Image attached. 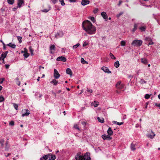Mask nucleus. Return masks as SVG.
<instances>
[{"mask_svg": "<svg viewBox=\"0 0 160 160\" xmlns=\"http://www.w3.org/2000/svg\"><path fill=\"white\" fill-rule=\"evenodd\" d=\"M82 27L88 34L91 35L95 33L96 28L91 22L88 20L84 21L82 23Z\"/></svg>", "mask_w": 160, "mask_h": 160, "instance_id": "f257e3e1", "label": "nucleus"}, {"mask_svg": "<svg viewBox=\"0 0 160 160\" xmlns=\"http://www.w3.org/2000/svg\"><path fill=\"white\" fill-rule=\"evenodd\" d=\"M75 159L76 160H91L90 153L88 152L86 153L84 155L77 154Z\"/></svg>", "mask_w": 160, "mask_h": 160, "instance_id": "f03ea898", "label": "nucleus"}, {"mask_svg": "<svg viewBox=\"0 0 160 160\" xmlns=\"http://www.w3.org/2000/svg\"><path fill=\"white\" fill-rule=\"evenodd\" d=\"M56 158L54 155L48 153L47 155H44L40 158V160H54Z\"/></svg>", "mask_w": 160, "mask_h": 160, "instance_id": "7ed1b4c3", "label": "nucleus"}, {"mask_svg": "<svg viewBox=\"0 0 160 160\" xmlns=\"http://www.w3.org/2000/svg\"><path fill=\"white\" fill-rule=\"evenodd\" d=\"M142 44V41L141 40H133L132 45L134 46H140Z\"/></svg>", "mask_w": 160, "mask_h": 160, "instance_id": "20e7f679", "label": "nucleus"}, {"mask_svg": "<svg viewBox=\"0 0 160 160\" xmlns=\"http://www.w3.org/2000/svg\"><path fill=\"white\" fill-rule=\"evenodd\" d=\"M116 87L118 89H121L123 88L124 86L121 81H119L116 84Z\"/></svg>", "mask_w": 160, "mask_h": 160, "instance_id": "39448f33", "label": "nucleus"}, {"mask_svg": "<svg viewBox=\"0 0 160 160\" xmlns=\"http://www.w3.org/2000/svg\"><path fill=\"white\" fill-rule=\"evenodd\" d=\"M24 111H25L26 112L25 113L23 112V113H22V117H24L25 116H28L30 114V111L28 109H25V110H23L22 111V112H24Z\"/></svg>", "mask_w": 160, "mask_h": 160, "instance_id": "423d86ee", "label": "nucleus"}, {"mask_svg": "<svg viewBox=\"0 0 160 160\" xmlns=\"http://www.w3.org/2000/svg\"><path fill=\"white\" fill-rule=\"evenodd\" d=\"M60 76V75L56 69H54V77L56 79L58 78Z\"/></svg>", "mask_w": 160, "mask_h": 160, "instance_id": "0eeeda50", "label": "nucleus"}, {"mask_svg": "<svg viewBox=\"0 0 160 160\" xmlns=\"http://www.w3.org/2000/svg\"><path fill=\"white\" fill-rule=\"evenodd\" d=\"M102 138L104 140H111L112 138L110 136V135H106L105 134L103 135L102 136Z\"/></svg>", "mask_w": 160, "mask_h": 160, "instance_id": "6e6552de", "label": "nucleus"}, {"mask_svg": "<svg viewBox=\"0 0 160 160\" xmlns=\"http://www.w3.org/2000/svg\"><path fill=\"white\" fill-rule=\"evenodd\" d=\"M63 35V32L62 31H59L57 32L55 35V37L56 38L62 37Z\"/></svg>", "mask_w": 160, "mask_h": 160, "instance_id": "1a4fd4ad", "label": "nucleus"}, {"mask_svg": "<svg viewBox=\"0 0 160 160\" xmlns=\"http://www.w3.org/2000/svg\"><path fill=\"white\" fill-rule=\"evenodd\" d=\"M102 69L105 72L107 73H111V72L109 71L108 68L107 67L103 66L102 67Z\"/></svg>", "mask_w": 160, "mask_h": 160, "instance_id": "9d476101", "label": "nucleus"}, {"mask_svg": "<svg viewBox=\"0 0 160 160\" xmlns=\"http://www.w3.org/2000/svg\"><path fill=\"white\" fill-rule=\"evenodd\" d=\"M23 0H18V7L20 8L21 7L23 4L24 3Z\"/></svg>", "mask_w": 160, "mask_h": 160, "instance_id": "9b49d317", "label": "nucleus"}, {"mask_svg": "<svg viewBox=\"0 0 160 160\" xmlns=\"http://www.w3.org/2000/svg\"><path fill=\"white\" fill-rule=\"evenodd\" d=\"M56 60L57 61H61L63 62H65L67 60L66 58L63 56L58 57Z\"/></svg>", "mask_w": 160, "mask_h": 160, "instance_id": "f8f14e48", "label": "nucleus"}, {"mask_svg": "<svg viewBox=\"0 0 160 160\" xmlns=\"http://www.w3.org/2000/svg\"><path fill=\"white\" fill-rule=\"evenodd\" d=\"M90 1L88 0H82L81 2L82 5L84 6L89 4Z\"/></svg>", "mask_w": 160, "mask_h": 160, "instance_id": "ddd939ff", "label": "nucleus"}, {"mask_svg": "<svg viewBox=\"0 0 160 160\" xmlns=\"http://www.w3.org/2000/svg\"><path fill=\"white\" fill-rule=\"evenodd\" d=\"M101 14L103 18L105 19L106 21H107V19L108 18V16L106 13L105 12H103L101 13Z\"/></svg>", "mask_w": 160, "mask_h": 160, "instance_id": "4468645a", "label": "nucleus"}, {"mask_svg": "<svg viewBox=\"0 0 160 160\" xmlns=\"http://www.w3.org/2000/svg\"><path fill=\"white\" fill-rule=\"evenodd\" d=\"M66 72L67 74L69 75L71 77L72 74V71L70 68H67L66 70Z\"/></svg>", "mask_w": 160, "mask_h": 160, "instance_id": "2eb2a0df", "label": "nucleus"}, {"mask_svg": "<svg viewBox=\"0 0 160 160\" xmlns=\"http://www.w3.org/2000/svg\"><path fill=\"white\" fill-rule=\"evenodd\" d=\"M151 133L152 134H148L147 135V136L148 137L152 139L154 138V137L155 136V134L154 133V132L152 131H151Z\"/></svg>", "mask_w": 160, "mask_h": 160, "instance_id": "dca6fc26", "label": "nucleus"}, {"mask_svg": "<svg viewBox=\"0 0 160 160\" xmlns=\"http://www.w3.org/2000/svg\"><path fill=\"white\" fill-rule=\"evenodd\" d=\"M107 133L109 135L111 136L113 134V131L110 127H109L107 131Z\"/></svg>", "mask_w": 160, "mask_h": 160, "instance_id": "f3484780", "label": "nucleus"}, {"mask_svg": "<svg viewBox=\"0 0 160 160\" xmlns=\"http://www.w3.org/2000/svg\"><path fill=\"white\" fill-rule=\"evenodd\" d=\"M6 57V56L5 55L2 54L0 56V60L1 61H2V62L3 63H5V62L4 61V59Z\"/></svg>", "mask_w": 160, "mask_h": 160, "instance_id": "a211bd4d", "label": "nucleus"}, {"mask_svg": "<svg viewBox=\"0 0 160 160\" xmlns=\"http://www.w3.org/2000/svg\"><path fill=\"white\" fill-rule=\"evenodd\" d=\"M48 9H44L42 10V12H44L45 13L48 12L51 9V7L50 6V5H48Z\"/></svg>", "mask_w": 160, "mask_h": 160, "instance_id": "6ab92c4d", "label": "nucleus"}, {"mask_svg": "<svg viewBox=\"0 0 160 160\" xmlns=\"http://www.w3.org/2000/svg\"><path fill=\"white\" fill-rule=\"evenodd\" d=\"M7 46H8L12 48H16V45L14 44H12L11 43H10L7 45Z\"/></svg>", "mask_w": 160, "mask_h": 160, "instance_id": "aec40b11", "label": "nucleus"}, {"mask_svg": "<svg viewBox=\"0 0 160 160\" xmlns=\"http://www.w3.org/2000/svg\"><path fill=\"white\" fill-rule=\"evenodd\" d=\"M51 83H53L54 85L56 86L57 85L58 82L55 79H54L52 80V81L51 82Z\"/></svg>", "mask_w": 160, "mask_h": 160, "instance_id": "412c9836", "label": "nucleus"}, {"mask_svg": "<svg viewBox=\"0 0 160 160\" xmlns=\"http://www.w3.org/2000/svg\"><path fill=\"white\" fill-rule=\"evenodd\" d=\"M119 65L120 64L118 61H117L114 62V66L116 68H118L119 67Z\"/></svg>", "mask_w": 160, "mask_h": 160, "instance_id": "4be33fe9", "label": "nucleus"}, {"mask_svg": "<svg viewBox=\"0 0 160 160\" xmlns=\"http://www.w3.org/2000/svg\"><path fill=\"white\" fill-rule=\"evenodd\" d=\"M138 24L137 23H135L134 24V28L132 30V32H135V31L137 29Z\"/></svg>", "mask_w": 160, "mask_h": 160, "instance_id": "5701e85b", "label": "nucleus"}, {"mask_svg": "<svg viewBox=\"0 0 160 160\" xmlns=\"http://www.w3.org/2000/svg\"><path fill=\"white\" fill-rule=\"evenodd\" d=\"M97 119L99 122L101 123H103L104 122V119L102 118L98 117Z\"/></svg>", "mask_w": 160, "mask_h": 160, "instance_id": "b1692460", "label": "nucleus"}, {"mask_svg": "<svg viewBox=\"0 0 160 160\" xmlns=\"http://www.w3.org/2000/svg\"><path fill=\"white\" fill-rule=\"evenodd\" d=\"M146 29V26H142L139 28V29L141 31H145Z\"/></svg>", "mask_w": 160, "mask_h": 160, "instance_id": "393cba45", "label": "nucleus"}, {"mask_svg": "<svg viewBox=\"0 0 160 160\" xmlns=\"http://www.w3.org/2000/svg\"><path fill=\"white\" fill-rule=\"evenodd\" d=\"M88 18L91 20L93 23L95 22L96 21L95 18L93 17H89Z\"/></svg>", "mask_w": 160, "mask_h": 160, "instance_id": "a878e982", "label": "nucleus"}, {"mask_svg": "<svg viewBox=\"0 0 160 160\" xmlns=\"http://www.w3.org/2000/svg\"><path fill=\"white\" fill-rule=\"evenodd\" d=\"M141 62L145 64H147L148 62L147 60L145 58H142L141 59Z\"/></svg>", "mask_w": 160, "mask_h": 160, "instance_id": "bb28decb", "label": "nucleus"}, {"mask_svg": "<svg viewBox=\"0 0 160 160\" xmlns=\"http://www.w3.org/2000/svg\"><path fill=\"white\" fill-rule=\"evenodd\" d=\"M131 149L132 151H134L136 149L135 145L132 143L131 145Z\"/></svg>", "mask_w": 160, "mask_h": 160, "instance_id": "cd10ccee", "label": "nucleus"}, {"mask_svg": "<svg viewBox=\"0 0 160 160\" xmlns=\"http://www.w3.org/2000/svg\"><path fill=\"white\" fill-rule=\"evenodd\" d=\"M8 3L12 5L14 2V0H7Z\"/></svg>", "mask_w": 160, "mask_h": 160, "instance_id": "c85d7f7f", "label": "nucleus"}, {"mask_svg": "<svg viewBox=\"0 0 160 160\" xmlns=\"http://www.w3.org/2000/svg\"><path fill=\"white\" fill-rule=\"evenodd\" d=\"M145 40L146 41L149 42L150 41H151L152 39L150 37H146L145 38Z\"/></svg>", "mask_w": 160, "mask_h": 160, "instance_id": "c756f323", "label": "nucleus"}, {"mask_svg": "<svg viewBox=\"0 0 160 160\" xmlns=\"http://www.w3.org/2000/svg\"><path fill=\"white\" fill-rule=\"evenodd\" d=\"M50 49L51 50H53L54 51L55 50V46L54 45H52L50 47Z\"/></svg>", "mask_w": 160, "mask_h": 160, "instance_id": "7c9ffc66", "label": "nucleus"}, {"mask_svg": "<svg viewBox=\"0 0 160 160\" xmlns=\"http://www.w3.org/2000/svg\"><path fill=\"white\" fill-rule=\"evenodd\" d=\"M17 38L18 40V41L19 42V43H21L22 42V37L21 36H18L17 37Z\"/></svg>", "mask_w": 160, "mask_h": 160, "instance_id": "2f4dec72", "label": "nucleus"}, {"mask_svg": "<svg viewBox=\"0 0 160 160\" xmlns=\"http://www.w3.org/2000/svg\"><path fill=\"white\" fill-rule=\"evenodd\" d=\"M35 95L36 96H38L39 98H41V97L42 96V94H40L38 92L35 93Z\"/></svg>", "mask_w": 160, "mask_h": 160, "instance_id": "473e14b6", "label": "nucleus"}, {"mask_svg": "<svg viewBox=\"0 0 160 160\" xmlns=\"http://www.w3.org/2000/svg\"><path fill=\"white\" fill-rule=\"evenodd\" d=\"M152 94H146L145 96V98L146 99H149L150 97V96L152 95Z\"/></svg>", "mask_w": 160, "mask_h": 160, "instance_id": "72a5a7b5", "label": "nucleus"}, {"mask_svg": "<svg viewBox=\"0 0 160 160\" xmlns=\"http://www.w3.org/2000/svg\"><path fill=\"white\" fill-rule=\"evenodd\" d=\"M81 62L83 64L88 63V62L84 60V59L82 58H81Z\"/></svg>", "mask_w": 160, "mask_h": 160, "instance_id": "f704fd0d", "label": "nucleus"}, {"mask_svg": "<svg viewBox=\"0 0 160 160\" xmlns=\"http://www.w3.org/2000/svg\"><path fill=\"white\" fill-rule=\"evenodd\" d=\"M120 44L122 46H125L126 42L122 40L121 41Z\"/></svg>", "mask_w": 160, "mask_h": 160, "instance_id": "c9c22d12", "label": "nucleus"}, {"mask_svg": "<svg viewBox=\"0 0 160 160\" xmlns=\"http://www.w3.org/2000/svg\"><path fill=\"white\" fill-rule=\"evenodd\" d=\"M109 55L112 59H116V58L112 53L110 52V53Z\"/></svg>", "mask_w": 160, "mask_h": 160, "instance_id": "e433bc0d", "label": "nucleus"}, {"mask_svg": "<svg viewBox=\"0 0 160 160\" xmlns=\"http://www.w3.org/2000/svg\"><path fill=\"white\" fill-rule=\"evenodd\" d=\"M73 127L74 128H75V129H77L78 131H80V129L79 128L77 124H75L74 125Z\"/></svg>", "mask_w": 160, "mask_h": 160, "instance_id": "4c0bfd02", "label": "nucleus"}, {"mask_svg": "<svg viewBox=\"0 0 160 160\" xmlns=\"http://www.w3.org/2000/svg\"><path fill=\"white\" fill-rule=\"evenodd\" d=\"M59 2L61 3V5L62 6H64L65 5V3L64 2L63 0H59Z\"/></svg>", "mask_w": 160, "mask_h": 160, "instance_id": "58836bf2", "label": "nucleus"}, {"mask_svg": "<svg viewBox=\"0 0 160 160\" xmlns=\"http://www.w3.org/2000/svg\"><path fill=\"white\" fill-rule=\"evenodd\" d=\"M4 142V141L3 139H2L1 141H0V144H1V147L2 148H3V143Z\"/></svg>", "mask_w": 160, "mask_h": 160, "instance_id": "ea45409f", "label": "nucleus"}, {"mask_svg": "<svg viewBox=\"0 0 160 160\" xmlns=\"http://www.w3.org/2000/svg\"><path fill=\"white\" fill-rule=\"evenodd\" d=\"M98 105H99V103L98 102H96V101L94 102L93 105L95 107H98Z\"/></svg>", "mask_w": 160, "mask_h": 160, "instance_id": "a19ab883", "label": "nucleus"}, {"mask_svg": "<svg viewBox=\"0 0 160 160\" xmlns=\"http://www.w3.org/2000/svg\"><path fill=\"white\" fill-rule=\"evenodd\" d=\"M80 45V44L79 43H77L76 45L73 46V49H76L78 48Z\"/></svg>", "mask_w": 160, "mask_h": 160, "instance_id": "79ce46f5", "label": "nucleus"}, {"mask_svg": "<svg viewBox=\"0 0 160 160\" xmlns=\"http://www.w3.org/2000/svg\"><path fill=\"white\" fill-rule=\"evenodd\" d=\"M13 106L15 109L16 110H17L18 109V105L16 103H13Z\"/></svg>", "mask_w": 160, "mask_h": 160, "instance_id": "37998d69", "label": "nucleus"}, {"mask_svg": "<svg viewBox=\"0 0 160 160\" xmlns=\"http://www.w3.org/2000/svg\"><path fill=\"white\" fill-rule=\"evenodd\" d=\"M123 12H121L120 13H119L118 14H117L116 16L117 18H119L120 16L122 15L123 14Z\"/></svg>", "mask_w": 160, "mask_h": 160, "instance_id": "c03bdc74", "label": "nucleus"}, {"mask_svg": "<svg viewBox=\"0 0 160 160\" xmlns=\"http://www.w3.org/2000/svg\"><path fill=\"white\" fill-rule=\"evenodd\" d=\"M140 82L141 84H143L146 82V81L144 80L143 79H141L140 80Z\"/></svg>", "mask_w": 160, "mask_h": 160, "instance_id": "a18cd8bd", "label": "nucleus"}, {"mask_svg": "<svg viewBox=\"0 0 160 160\" xmlns=\"http://www.w3.org/2000/svg\"><path fill=\"white\" fill-rule=\"evenodd\" d=\"M29 55V54L28 53H25L23 54V56L25 58H27Z\"/></svg>", "mask_w": 160, "mask_h": 160, "instance_id": "49530a36", "label": "nucleus"}, {"mask_svg": "<svg viewBox=\"0 0 160 160\" xmlns=\"http://www.w3.org/2000/svg\"><path fill=\"white\" fill-rule=\"evenodd\" d=\"M4 100V98L2 96H0V102L3 101Z\"/></svg>", "mask_w": 160, "mask_h": 160, "instance_id": "de8ad7c7", "label": "nucleus"}, {"mask_svg": "<svg viewBox=\"0 0 160 160\" xmlns=\"http://www.w3.org/2000/svg\"><path fill=\"white\" fill-rule=\"evenodd\" d=\"M98 11V8H95L93 11V12L94 13H97Z\"/></svg>", "mask_w": 160, "mask_h": 160, "instance_id": "09e8293b", "label": "nucleus"}, {"mask_svg": "<svg viewBox=\"0 0 160 160\" xmlns=\"http://www.w3.org/2000/svg\"><path fill=\"white\" fill-rule=\"evenodd\" d=\"M58 0H51V1L53 4H55L58 2Z\"/></svg>", "mask_w": 160, "mask_h": 160, "instance_id": "8fccbe9b", "label": "nucleus"}, {"mask_svg": "<svg viewBox=\"0 0 160 160\" xmlns=\"http://www.w3.org/2000/svg\"><path fill=\"white\" fill-rule=\"evenodd\" d=\"M5 78H0V84L2 83L3 81L4 80Z\"/></svg>", "mask_w": 160, "mask_h": 160, "instance_id": "3c124183", "label": "nucleus"}, {"mask_svg": "<svg viewBox=\"0 0 160 160\" xmlns=\"http://www.w3.org/2000/svg\"><path fill=\"white\" fill-rule=\"evenodd\" d=\"M8 53V51H6L5 52H3L2 53V54L7 57V55Z\"/></svg>", "mask_w": 160, "mask_h": 160, "instance_id": "603ef678", "label": "nucleus"}, {"mask_svg": "<svg viewBox=\"0 0 160 160\" xmlns=\"http://www.w3.org/2000/svg\"><path fill=\"white\" fill-rule=\"evenodd\" d=\"M9 125L11 126H13L14 125V122L13 121H11L10 122Z\"/></svg>", "mask_w": 160, "mask_h": 160, "instance_id": "864d4df0", "label": "nucleus"}, {"mask_svg": "<svg viewBox=\"0 0 160 160\" xmlns=\"http://www.w3.org/2000/svg\"><path fill=\"white\" fill-rule=\"evenodd\" d=\"M154 44V42H152V40L151 41H150L148 45V46H149L150 45H153Z\"/></svg>", "mask_w": 160, "mask_h": 160, "instance_id": "5fc2aeb1", "label": "nucleus"}, {"mask_svg": "<svg viewBox=\"0 0 160 160\" xmlns=\"http://www.w3.org/2000/svg\"><path fill=\"white\" fill-rule=\"evenodd\" d=\"M88 44V43L86 42H84L83 44V46L84 47L87 46Z\"/></svg>", "mask_w": 160, "mask_h": 160, "instance_id": "6e6d98bb", "label": "nucleus"}, {"mask_svg": "<svg viewBox=\"0 0 160 160\" xmlns=\"http://www.w3.org/2000/svg\"><path fill=\"white\" fill-rule=\"evenodd\" d=\"M87 91L89 92H90L91 93H92V89H89L88 88H87Z\"/></svg>", "mask_w": 160, "mask_h": 160, "instance_id": "4d7b16f0", "label": "nucleus"}, {"mask_svg": "<svg viewBox=\"0 0 160 160\" xmlns=\"http://www.w3.org/2000/svg\"><path fill=\"white\" fill-rule=\"evenodd\" d=\"M10 66V65L7 64L5 65V68L6 69H8Z\"/></svg>", "mask_w": 160, "mask_h": 160, "instance_id": "13d9d810", "label": "nucleus"}, {"mask_svg": "<svg viewBox=\"0 0 160 160\" xmlns=\"http://www.w3.org/2000/svg\"><path fill=\"white\" fill-rule=\"evenodd\" d=\"M155 105L156 106H157V107H159L160 108V103H159V104H158L157 103H155Z\"/></svg>", "mask_w": 160, "mask_h": 160, "instance_id": "bf43d9fd", "label": "nucleus"}, {"mask_svg": "<svg viewBox=\"0 0 160 160\" xmlns=\"http://www.w3.org/2000/svg\"><path fill=\"white\" fill-rule=\"evenodd\" d=\"M123 122H118L117 125H118L119 126L122 125L123 124Z\"/></svg>", "mask_w": 160, "mask_h": 160, "instance_id": "052dcab7", "label": "nucleus"}, {"mask_svg": "<svg viewBox=\"0 0 160 160\" xmlns=\"http://www.w3.org/2000/svg\"><path fill=\"white\" fill-rule=\"evenodd\" d=\"M122 2L121 1H119V3L118 4V6H119L120 5L122 4Z\"/></svg>", "mask_w": 160, "mask_h": 160, "instance_id": "680f3d73", "label": "nucleus"}, {"mask_svg": "<svg viewBox=\"0 0 160 160\" xmlns=\"http://www.w3.org/2000/svg\"><path fill=\"white\" fill-rule=\"evenodd\" d=\"M69 2H76V0H69Z\"/></svg>", "mask_w": 160, "mask_h": 160, "instance_id": "e2e57ef3", "label": "nucleus"}, {"mask_svg": "<svg viewBox=\"0 0 160 160\" xmlns=\"http://www.w3.org/2000/svg\"><path fill=\"white\" fill-rule=\"evenodd\" d=\"M81 123L83 125H85L86 124V122L84 121L82 122Z\"/></svg>", "mask_w": 160, "mask_h": 160, "instance_id": "0e129e2a", "label": "nucleus"}, {"mask_svg": "<svg viewBox=\"0 0 160 160\" xmlns=\"http://www.w3.org/2000/svg\"><path fill=\"white\" fill-rule=\"evenodd\" d=\"M18 7H14V8H13V11H16L17 9V8H18Z\"/></svg>", "mask_w": 160, "mask_h": 160, "instance_id": "69168bd1", "label": "nucleus"}, {"mask_svg": "<svg viewBox=\"0 0 160 160\" xmlns=\"http://www.w3.org/2000/svg\"><path fill=\"white\" fill-rule=\"evenodd\" d=\"M112 123L114 124H117L118 122L117 121H113L112 122Z\"/></svg>", "mask_w": 160, "mask_h": 160, "instance_id": "338daca9", "label": "nucleus"}, {"mask_svg": "<svg viewBox=\"0 0 160 160\" xmlns=\"http://www.w3.org/2000/svg\"><path fill=\"white\" fill-rule=\"evenodd\" d=\"M148 102H146V104H145V105H145V107L146 108H147V106H148Z\"/></svg>", "mask_w": 160, "mask_h": 160, "instance_id": "774afa93", "label": "nucleus"}]
</instances>
